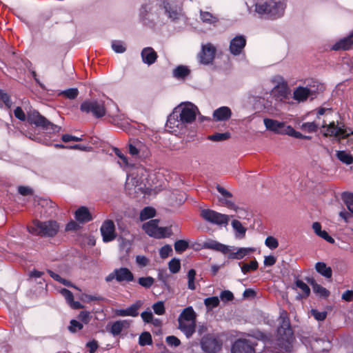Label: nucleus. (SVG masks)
I'll return each instance as SVG.
<instances>
[{"instance_id": "1", "label": "nucleus", "mask_w": 353, "mask_h": 353, "mask_svg": "<svg viewBox=\"0 0 353 353\" xmlns=\"http://www.w3.org/2000/svg\"><path fill=\"white\" fill-rule=\"evenodd\" d=\"M279 321L280 325L278 328L279 345L282 349L290 352L291 350L294 336L286 311L282 310L280 312Z\"/></svg>"}, {"instance_id": "2", "label": "nucleus", "mask_w": 353, "mask_h": 353, "mask_svg": "<svg viewBox=\"0 0 353 353\" xmlns=\"http://www.w3.org/2000/svg\"><path fill=\"white\" fill-rule=\"evenodd\" d=\"M285 9V5L281 0H260L255 3V12L268 18L281 17Z\"/></svg>"}, {"instance_id": "3", "label": "nucleus", "mask_w": 353, "mask_h": 353, "mask_svg": "<svg viewBox=\"0 0 353 353\" xmlns=\"http://www.w3.org/2000/svg\"><path fill=\"white\" fill-rule=\"evenodd\" d=\"M59 230V223L52 220L47 221L34 220L32 224L28 226L30 233L41 236L53 237L58 233Z\"/></svg>"}, {"instance_id": "4", "label": "nucleus", "mask_w": 353, "mask_h": 353, "mask_svg": "<svg viewBox=\"0 0 353 353\" xmlns=\"http://www.w3.org/2000/svg\"><path fill=\"white\" fill-rule=\"evenodd\" d=\"M196 314L192 307L185 308L179 316V329L190 337L195 331Z\"/></svg>"}, {"instance_id": "5", "label": "nucleus", "mask_w": 353, "mask_h": 353, "mask_svg": "<svg viewBox=\"0 0 353 353\" xmlns=\"http://www.w3.org/2000/svg\"><path fill=\"white\" fill-rule=\"evenodd\" d=\"M322 128H326V131L323 133L324 137H334L338 141L345 139L350 135L353 134V130L348 128L342 122L334 121L330 122L328 125L323 124Z\"/></svg>"}, {"instance_id": "6", "label": "nucleus", "mask_w": 353, "mask_h": 353, "mask_svg": "<svg viewBox=\"0 0 353 353\" xmlns=\"http://www.w3.org/2000/svg\"><path fill=\"white\" fill-rule=\"evenodd\" d=\"M27 121L30 125H34L43 130H49L50 132H58L60 129V127L49 121L37 110L30 111L28 113Z\"/></svg>"}, {"instance_id": "7", "label": "nucleus", "mask_w": 353, "mask_h": 353, "mask_svg": "<svg viewBox=\"0 0 353 353\" xmlns=\"http://www.w3.org/2000/svg\"><path fill=\"white\" fill-rule=\"evenodd\" d=\"M80 110L82 112L91 113L95 118H101L106 114V108L103 101L97 99H87L80 105Z\"/></svg>"}, {"instance_id": "8", "label": "nucleus", "mask_w": 353, "mask_h": 353, "mask_svg": "<svg viewBox=\"0 0 353 353\" xmlns=\"http://www.w3.org/2000/svg\"><path fill=\"white\" fill-rule=\"evenodd\" d=\"M158 219H152L143 224L142 228L150 236L157 239H162L170 236L172 230L169 228L159 227Z\"/></svg>"}, {"instance_id": "9", "label": "nucleus", "mask_w": 353, "mask_h": 353, "mask_svg": "<svg viewBox=\"0 0 353 353\" xmlns=\"http://www.w3.org/2000/svg\"><path fill=\"white\" fill-rule=\"evenodd\" d=\"M200 216L205 221L218 225H226L230 221L228 215L219 213L210 209H202L200 212Z\"/></svg>"}, {"instance_id": "10", "label": "nucleus", "mask_w": 353, "mask_h": 353, "mask_svg": "<svg viewBox=\"0 0 353 353\" xmlns=\"http://www.w3.org/2000/svg\"><path fill=\"white\" fill-rule=\"evenodd\" d=\"M160 7L163 8L165 14L172 21H177L183 16V8L175 1L161 0Z\"/></svg>"}, {"instance_id": "11", "label": "nucleus", "mask_w": 353, "mask_h": 353, "mask_svg": "<svg viewBox=\"0 0 353 353\" xmlns=\"http://www.w3.org/2000/svg\"><path fill=\"white\" fill-rule=\"evenodd\" d=\"M177 108L179 109V117H180V121L183 124L191 123L196 119L198 108L192 103L181 104Z\"/></svg>"}, {"instance_id": "12", "label": "nucleus", "mask_w": 353, "mask_h": 353, "mask_svg": "<svg viewBox=\"0 0 353 353\" xmlns=\"http://www.w3.org/2000/svg\"><path fill=\"white\" fill-rule=\"evenodd\" d=\"M216 49L211 43L203 44L201 51L197 55L198 60L203 65H209L212 63L215 58Z\"/></svg>"}, {"instance_id": "13", "label": "nucleus", "mask_w": 353, "mask_h": 353, "mask_svg": "<svg viewBox=\"0 0 353 353\" xmlns=\"http://www.w3.org/2000/svg\"><path fill=\"white\" fill-rule=\"evenodd\" d=\"M113 279H116L118 282H130L134 280V275L128 268H120L115 269L105 278L107 281H111Z\"/></svg>"}, {"instance_id": "14", "label": "nucleus", "mask_w": 353, "mask_h": 353, "mask_svg": "<svg viewBox=\"0 0 353 353\" xmlns=\"http://www.w3.org/2000/svg\"><path fill=\"white\" fill-rule=\"evenodd\" d=\"M216 189L222 196V197L219 199V201L223 205L234 210L237 213H241L242 212L241 208L237 207L232 201H230V199L232 197V194L230 192L219 184L216 185Z\"/></svg>"}, {"instance_id": "15", "label": "nucleus", "mask_w": 353, "mask_h": 353, "mask_svg": "<svg viewBox=\"0 0 353 353\" xmlns=\"http://www.w3.org/2000/svg\"><path fill=\"white\" fill-rule=\"evenodd\" d=\"M100 232L103 241L105 243L113 241L117 236L114 223L110 219H107L103 221L101 226Z\"/></svg>"}, {"instance_id": "16", "label": "nucleus", "mask_w": 353, "mask_h": 353, "mask_svg": "<svg viewBox=\"0 0 353 353\" xmlns=\"http://www.w3.org/2000/svg\"><path fill=\"white\" fill-rule=\"evenodd\" d=\"M201 345L203 351L214 353L221 349V343L214 335L208 334L202 338Z\"/></svg>"}, {"instance_id": "17", "label": "nucleus", "mask_w": 353, "mask_h": 353, "mask_svg": "<svg viewBox=\"0 0 353 353\" xmlns=\"http://www.w3.org/2000/svg\"><path fill=\"white\" fill-rule=\"evenodd\" d=\"M263 123L267 130L274 132L276 134H287L289 125H287L284 122H281L277 120L265 118L263 119Z\"/></svg>"}, {"instance_id": "18", "label": "nucleus", "mask_w": 353, "mask_h": 353, "mask_svg": "<svg viewBox=\"0 0 353 353\" xmlns=\"http://www.w3.org/2000/svg\"><path fill=\"white\" fill-rule=\"evenodd\" d=\"M246 46V39L243 35H237L230 42L229 50L234 56L241 54Z\"/></svg>"}, {"instance_id": "19", "label": "nucleus", "mask_w": 353, "mask_h": 353, "mask_svg": "<svg viewBox=\"0 0 353 353\" xmlns=\"http://www.w3.org/2000/svg\"><path fill=\"white\" fill-rule=\"evenodd\" d=\"M290 91L285 82L278 83L272 90V94L275 100L284 101L289 99Z\"/></svg>"}, {"instance_id": "20", "label": "nucleus", "mask_w": 353, "mask_h": 353, "mask_svg": "<svg viewBox=\"0 0 353 353\" xmlns=\"http://www.w3.org/2000/svg\"><path fill=\"white\" fill-rule=\"evenodd\" d=\"M232 353H255L253 344L246 339H239L233 344Z\"/></svg>"}, {"instance_id": "21", "label": "nucleus", "mask_w": 353, "mask_h": 353, "mask_svg": "<svg viewBox=\"0 0 353 353\" xmlns=\"http://www.w3.org/2000/svg\"><path fill=\"white\" fill-rule=\"evenodd\" d=\"M252 251H254V249L244 248H239L235 251L234 248L228 246V252L223 254L230 259H241Z\"/></svg>"}, {"instance_id": "22", "label": "nucleus", "mask_w": 353, "mask_h": 353, "mask_svg": "<svg viewBox=\"0 0 353 353\" xmlns=\"http://www.w3.org/2000/svg\"><path fill=\"white\" fill-rule=\"evenodd\" d=\"M144 63L152 65L156 62L158 55L155 50L150 47L144 48L141 53Z\"/></svg>"}, {"instance_id": "23", "label": "nucleus", "mask_w": 353, "mask_h": 353, "mask_svg": "<svg viewBox=\"0 0 353 353\" xmlns=\"http://www.w3.org/2000/svg\"><path fill=\"white\" fill-rule=\"evenodd\" d=\"M202 248L210 249L218 251L221 253H227L228 251V245L222 244L216 241L209 239L203 243Z\"/></svg>"}, {"instance_id": "24", "label": "nucleus", "mask_w": 353, "mask_h": 353, "mask_svg": "<svg viewBox=\"0 0 353 353\" xmlns=\"http://www.w3.org/2000/svg\"><path fill=\"white\" fill-rule=\"evenodd\" d=\"M312 94V91L310 88L299 86L294 91L293 98L299 102H303Z\"/></svg>"}, {"instance_id": "25", "label": "nucleus", "mask_w": 353, "mask_h": 353, "mask_svg": "<svg viewBox=\"0 0 353 353\" xmlns=\"http://www.w3.org/2000/svg\"><path fill=\"white\" fill-rule=\"evenodd\" d=\"M76 220L79 223H87L92 220V216L88 208L81 206L74 213Z\"/></svg>"}, {"instance_id": "26", "label": "nucleus", "mask_w": 353, "mask_h": 353, "mask_svg": "<svg viewBox=\"0 0 353 353\" xmlns=\"http://www.w3.org/2000/svg\"><path fill=\"white\" fill-rule=\"evenodd\" d=\"M231 115V110L226 106L221 107L213 112L214 119L216 121H226L230 118Z\"/></svg>"}, {"instance_id": "27", "label": "nucleus", "mask_w": 353, "mask_h": 353, "mask_svg": "<svg viewBox=\"0 0 353 353\" xmlns=\"http://www.w3.org/2000/svg\"><path fill=\"white\" fill-rule=\"evenodd\" d=\"M141 303L137 302L127 309H120L115 310V314L119 316H137L138 315V310L141 307Z\"/></svg>"}, {"instance_id": "28", "label": "nucleus", "mask_w": 353, "mask_h": 353, "mask_svg": "<svg viewBox=\"0 0 353 353\" xmlns=\"http://www.w3.org/2000/svg\"><path fill=\"white\" fill-rule=\"evenodd\" d=\"M179 108H175L172 112L168 116L166 125L170 128H179L181 125H183V123L180 121V117H179Z\"/></svg>"}, {"instance_id": "29", "label": "nucleus", "mask_w": 353, "mask_h": 353, "mask_svg": "<svg viewBox=\"0 0 353 353\" xmlns=\"http://www.w3.org/2000/svg\"><path fill=\"white\" fill-rule=\"evenodd\" d=\"M353 45V33L347 37L341 39L336 42L332 47L334 50H347L351 48Z\"/></svg>"}, {"instance_id": "30", "label": "nucleus", "mask_w": 353, "mask_h": 353, "mask_svg": "<svg viewBox=\"0 0 353 353\" xmlns=\"http://www.w3.org/2000/svg\"><path fill=\"white\" fill-rule=\"evenodd\" d=\"M130 325V321L128 320L117 321L112 324L110 332L114 336H117L122 332L123 329L128 328Z\"/></svg>"}, {"instance_id": "31", "label": "nucleus", "mask_w": 353, "mask_h": 353, "mask_svg": "<svg viewBox=\"0 0 353 353\" xmlns=\"http://www.w3.org/2000/svg\"><path fill=\"white\" fill-rule=\"evenodd\" d=\"M61 294L64 296L67 303L73 309H79L83 306L79 301H74L73 300L72 293L66 288H62L60 290Z\"/></svg>"}, {"instance_id": "32", "label": "nucleus", "mask_w": 353, "mask_h": 353, "mask_svg": "<svg viewBox=\"0 0 353 353\" xmlns=\"http://www.w3.org/2000/svg\"><path fill=\"white\" fill-rule=\"evenodd\" d=\"M316 270L318 273L323 276L327 279H330L332 275V270L330 267L327 266V265L323 262H318L315 265Z\"/></svg>"}, {"instance_id": "33", "label": "nucleus", "mask_w": 353, "mask_h": 353, "mask_svg": "<svg viewBox=\"0 0 353 353\" xmlns=\"http://www.w3.org/2000/svg\"><path fill=\"white\" fill-rule=\"evenodd\" d=\"M190 70L184 65L177 66L173 71V75L177 79H183L189 75Z\"/></svg>"}, {"instance_id": "34", "label": "nucleus", "mask_w": 353, "mask_h": 353, "mask_svg": "<svg viewBox=\"0 0 353 353\" xmlns=\"http://www.w3.org/2000/svg\"><path fill=\"white\" fill-rule=\"evenodd\" d=\"M200 17L203 23L208 24H214L218 21V18L209 12L201 10Z\"/></svg>"}, {"instance_id": "35", "label": "nucleus", "mask_w": 353, "mask_h": 353, "mask_svg": "<svg viewBox=\"0 0 353 353\" xmlns=\"http://www.w3.org/2000/svg\"><path fill=\"white\" fill-rule=\"evenodd\" d=\"M336 157L341 162L350 165L353 163V157L350 153L346 152L345 151H337Z\"/></svg>"}, {"instance_id": "36", "label": "nucleus", "mask_w": 353, "mask_h": 353, "mask_svg": "<svg viewBox=\"0 0 353 353\" xmlns=\"http://www.w3.org/2000/svg\"><path fill=\"white\" fill-rule=\"evenodd\" d=\"M156 214V210L152 207H145L140 212L139 218L141 221L153 218Z\"/></svg>"}, {"instance_id": "37", "label": "nucleus", "mask_w": 353, "mask_h": 353, "mask_svg": "<svg viewBox=\"0 0 353 353\" xmlns=\"http://www.w3.org/2000/svg\"><path fill=\"white\" fill-rule=\"evenodd\" d=\"M259 267L258 262L256 259L251 261L249 263H243L241 267V272L243 274H247L251 271L256 270Z\"/></svg>"}, {"instance_id": "38", "label": "nucleus", "mask_w": 353, "mask_h": 353, "mask_svg": "<svg viewBox=\"0 0 353 353\" xmlns=\"http://www.w3.org/2000/svg\"><path fill=\"white\" fill-rule=\"evenodd\" d=\"M342 199L349 211L353 214V193L343 192Z\"/></svg>"}, {"instance_id": "39", "label": "nucleus", "mask_w": 353, "mask_h": 353, "mask_svg": "<svg viewBox=\"0 0 353 353\" xmlns=\"http://www.w3.org/2000/svg\"><path fill=\"white\" fill-rule=\"evenodd\" d=\"M232 225L234 230L236 232V233L239 234V235H236L238 237L243 238L245 236L246 228L242 225L241 223L239 221L233 220L232 221Z\"/></svg>"}, {"instance_id": "40", "label": "nucleus", "mask_w": 353, "mask_h": 353, "mask_svg": "<svg viewBox=\"0 0 353 353\" xmlns=\"http://www.w3.org/2000/svg\"><path fill=\"white\" fill-rule=\"evenodd\" d=\"M230 137V132L214 133L208 136V139L210 141L219 142L228 139Z\"/></svg>"}, {"instance_id": "41", "label": "nucleus", "mask_w": 353, "mask_h": 353, "mask_svg": "<svg viewBox=\"0 0 353 353\" xmlns=\"http://www.w3.org/2000/svg\"><path fill=\"white\" fill-rule=\"evenodd\" d=\"M48 273L54 280L59 282V283L63 284L66 287H76L75 285L71 284L70 281L62 278L59 274L52 272V270H48Z\"/></svg>"}, {"instance_id": "42", "label": "nucleus", "mask_w": 353, "mask_h": 353, "mask_svg": "<svg viewBox=\"0 0 353 353\" xmlns=\"http://www.w3.org/2000/svg\"><path fill=\"white\" fill-rule=\"evenodd\" d=\"M174 246L176 252L182 253L188 248L189 244L185 240H177L175 241Z\"/></svg>"}, {"instance_id": "43", "label": "nucleus", "mask_w": 353, "mask_h": 353, "mask_svg": "<svg viewBox=\"0 0 353 353\" xmlns=\"http://www.w3.org/2000/svg\"><path fill=\"white\" fill-rule=\"evenodd\" d=\"M168 268L170 271L173 274L179 272L181 269L180 260L175 258L171 259L168 263Z\"/></svg>"}, {"instance_id": "44", "label": "nucleus", "mask_w": 353, "mask_h": 353, "mask_svg": "<svg viewBox=\"0 0 353 353\" xmlns=\"http://www.w3.org/2000/svg\"><path fill=\"white\" fill-rule=\"evenodd\" d=\"M61 94L69 99H74L79 95V90L76 88H69L61 92Z\"/></svg>"}, {"instance_id": "45", "label": "nucleus", "mask_w": 353, "mask_h": 353, "mask_svg": "<svg viewBox=\"0 0 353 353\" xmlns=\"http://www.w3.org/2000/svg\"><path fill=\"white\" fill-rule=\"evenodd\" d=\"M205 305L206 307L211 310L216 306H218L219 303V299L217 296H212L208 299H205L204 301Z\"/></svg>"}, {"instance_id": "46", "label": "nucleus", "mask_w": 353, "mask_h": 353, "mask_svg": "<svg viewBox=\"0 0 353 353\" xmlns=\"http://www.w3.org/2000/svg\"><path fill=\"white\" fill-rule=\"evenodd\" d=\"M265 244L271 250L276 249L279 246L278 240L272 236H269L266 238Z\"/></svg>"}, {"instance_id": "47", "label": "nucleus", "mask_w": 353, "mask_h": 353, "mask_svg": "<svg viewBox=\"0 0 353 353\" xmlns=\"http://www.w3.org/2000/svg\"><path fill=\"white\" fill-rule=\"evenodd\" d=\"M301 129L308 132H314L317 130L318 125L314 122H306L302 124Z\"/></svg>"}, {"instance_id": "48", "label": "nucleus", "mask_w": 353, "mask_h": 353, "mask_svg": "<svg viewBox=\"0 0 353 353\" xmlns=\"http://www.w3.org/2000/svg\"><path fill=\"white\" fill-rule=\"evenodd\" d=\"M154 281V279L151 276L141 277L139 279L138 283L142 287H151Z\"/></svg>"}, {"instance_id": "49", "label": "nucleus", "mask_w": 353, "mask_h": 353, "mask_svg": "<svg viewBox=\"0 0 353 353\" xmlns=\"http://www.w3.org/2000/svg\"><path fill=\"white\" fill-rule=\"evenodd\" d=\"M152 343V337L149 332H143L139 336V344L141 345H149Z\"/></svg>"}, {"instance_id": "50", "label": "nucleus", "mask_w": 353, "mask_h": 353, "mask_svg": "<svg viewBox=\"0 0 353 353\" xmlns=\"http://www.w3.org/2000/svg\"><path fill=\"white\" fill-rule=\"evenodd\" d=\"M172 252V248L170 245H165L161 248L159 250V255L161 258L165 259L167 258L170 253Z\"/></svg>"}, {"instance_id": "51", "label": "nucleus", "mask_w": 353, "mask_h": 353, "mask_svg": "<svg viewBox=\"0 0 353 353\" xmlns=\"http://www.w3.org/2000/svg\"><path fill=\"white\" fill-rule=\"evenodd\" d=\"M314 294L320 299H325L330 295L326 288H313Z\"/></svg>"}, {"instance_id": "52", "label": "nucleus", "mask_w": 353, "mask_h": 353, "mask_svg": "<svg viewBox=\"0 0 353 353\" xmlns=\"http://www.w3.org/2000/svg\"><path fill=\"white\" fill-rule=\"evenodd\" d=\"M293 290H300L301 292H296V299L299 300L307 297L310 293V288H293Z\"/></svg>"}, {"instance_id": "53", "label": "nucleus", "mask_w": 353, "mask_h": 353, "mask_svg": "<svg viewBox=\"0 0 353 353\" xmlns=\"http://www.w3.org/2000/svg\"><path fill=\"white\" fill-rule=\"evenodd\" d=\"M112 48L117 53H123L125 51V47L122 44L121 41H114L112 43Z\"/></svg>"}, {"instance_id": "54", "label": "nucleus", "mask_w": 353, "mask_h": 353, "mask_svg": "<svg viewBox=\"0 0 353 353\" xmlns=\"http://www.w3.org/2000/svg\"><path fill=\"white\" fill-rule=\"evenodd\" d=\"M152 308L155 314L162 315L165 313V307L163 303L159 301L152 305Z\"/></svg>"}, {"instance_id": "55", "label": "nucleus", "mask_w": 353, "mask_h": 353, "mask_svg": "<svg viewBox=\"0 0 353 353\" xmlns=\"http://www.w3.org/2000/svg\"><path fill=\"white\" fill-rule=\"evenodd\" d=\"M195 276L196 271L194 269H190L188 272V287H195Z\"/></svg>"}, {"instance_id": "56", "label": "nucleus", "mask_w": 353, "mask_h": 353, "mask_svg": "<svg viewBox=\"0 0 353 353\" xmlns=\"http://www.w3.org/2000/svg\"><path fill=\"white\" fill-rule=\"evenodd\" d=\"M83 328V325L76 320H72L70 325L68 327L69 330L71 332H76L78 330H81Z\"/></svg>"}, {"instance_id": "57", "label": "nucleus", "mask_w": 353, "mask_h": 353, "mask_svg": "<svg viewBox=\"0 0 353 353\" xmlns=\"http://www.w3.org/2000/svg\"><path fill=\"white\" fill-rule=\"evenodd\" d=\"M14 114L16 118L19 119L20 121H24L27 117L21 107H17L14 110Z\"/></svg>"}, {"instance_id": "58", "label": "nucleus", "mask_w": 353, "mask_h": 353, "mask_svg": "<svg viewBox=\"0 0 353 353\" xmlns=\"http://www.w3.org/2000/svg\"><path fill=\"white\" fill-rule=\"evenodd\" d=\"M311 314L317 321H323L327 316V313L325 312H319L316 310H312Z\"/></svg>"}, {"instance_id": "59", "label": "nucleus", "mask_w": 353, "mask_h": 353, "mask_svg": "<svg viewBox=\"0 0 353 353\" xmlns=\"http://www.w3.org/2000/svg\"><path fill=\"white\" fill-rule=\"evenodd\" d=\"M0 100H1L6 106L10 107L11 101L10 96L2 90H0Z\"/></svg>"}, {"instance_id": "60", "label": "nucleus", "mask_w": 353, "mask_h": 353, "mask_svg": "<svg viewBox=\"0 0 353 353\" xmlns=\"http://www.w3.org/2000/svg\"><path fill=\"white\" fill-rule=\"evenodd\" d=\"M136 262L141 267H145L149 264L150 261L145 256L138 255L136 257Z\"/></svg>"}, {"instance_id": "61", "label": "nucleus", "mask_w": 353, "mask_h": 353, "mask_svg": "<svg viewBox=\"0 0 353 353\" xmlns=\"http://www.w3.org/2000/svg\"><path fill=\"white\" fill-rule=\"evenodd\" d=\"M18 192L23 196H28L33 194V190L28 186L21 185L18 187Z\"/></svg>"}, {"instance_id": "62", "label": "nucleus", "mask_w": 353, "mask_h": 353, "mask_svg": "<svg viewBox=\"0 0 353 353\" xmlns=\"http://www.w3.org/2000/svg\"><path fill=\"white\" fill-rule=\"evenodd\" d=\"M287 129L288 135L295 137L296 139L303 138V135L301 132L296 131L292 126L289 125V127H288Z\"/></svg>"}, {"instance_id": "63", "label": "nucleus", "mask_w": 353, "mask_h": 353, "mask_svg": "<svg viewBox=\"0 0 353 353\" xmlns=\"http://www.w3.org/2000/svg\"><path fill=\"white\" fill-rule=\"evenodd\" d=\"M167 343L171 346H179L180 345V341L178 338L174 336H169L165 339Z\"/></svg>"}, {"instance_id": "64", "label": "nucleus", "mask_w": 353, "mask_h": 353, "mask_svg": "<svg viewBox=\"0 0 353 353\" xmlns=\"http://www.w3.org/2000/svg\"><path fill=\"white\" fill-rule=\"evenodd\" d=\"M143 321L145 323H151L153 319V314L151 311H145L141 314Z\"/></svg>"}]
</instances>
